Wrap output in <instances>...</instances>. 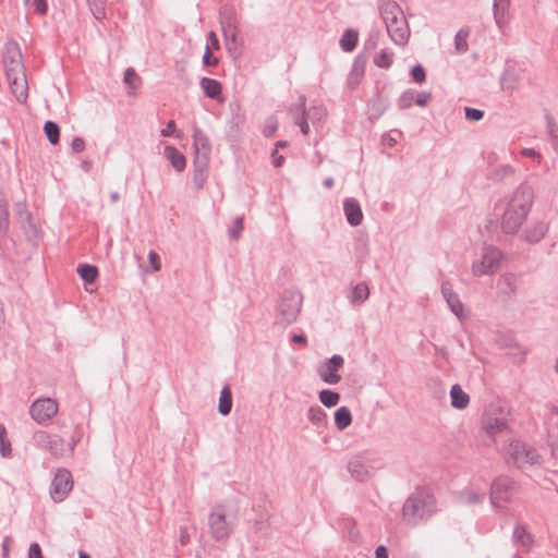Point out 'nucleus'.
<instances>
[{
	"instance_id": "1",
	"label": "nucleus",
	"mask_w": 558,
	"mask_h": 558,
	"mask_svg": "<svg viewBox=\"0 0 558 558\" xmlns=\"http://www.w3.org/2000/svg\"><path fill=\"white\" fill-rule=\"evenodd\" d=\"M534 201V191L527 184L518 186L510 196L501 216L500 228L506 234H515L525 222Z\"/></svg>"
},
{
	"instance_id": "2",
	"label": "nucleus",
	"mask_w": 558,
	"mask_h": 558,
	"mask_svg": "<svg viewBox=\"0 0 558 558\" xmlns=\"http://www.w3.org/2000/svg\"><path fill=\"white\" fill-rule=\"evenodd\" d=\"M3 64L11 93L19 102H26L28 85L22 53L17 45L7 46L3 54Z\"/></svg>"
},
{
	"instance_id": "3",
	"label": "nucleus",
	"mask_w": 558,
	"mask_h": 558,
	"mask_svg": "<svg viewBox=\"0 0 558 558\" xmlns=\"http://www.w3.org/2000/svg\"><path fill=\"white\" fill-rule=\"evenodd\" d=\"M436 511L435 497L426 490H417L403 504L402 520L407 525L415 526L430 518Z\"/></svg>"
},
{
	"instance_id": "4",
	"label": "nucleus",
	"mask_w": 558,
	"mask_h": 558,
	"mask_svg": "<svg viewBox=\"0 0 558 558\" xmlns=\"http://www.w3.org/2000/svg\"><path fill=\"white\" fill-rule=\"evenodd\" d=\"M379 12L391 40L397 45H404L410 32L400 5L395 1H385L380 4Z\"/></svg>"
},
{
	"instance_id": "5",
	"label": "nucleus",
	"mask_w": 558,
	"mask_h": 558,
	"mask_svg": "<svg viewBox=\"0 0 558 558\" xmlns=\"http://www.w3.org/2000/svg\"><path fill=\"white\" fill-rule=\"evenodd\" d=\"M32 439L37 448L48 451L54 458L71 456V448H68L66 441L57 434L37 430L33 434Z\"/></svg>"
},
{
	"instance_id": "6",
	"label": "nucleus",
	"mask_w": 558,
	"mask_h": 558,
	"mask_svg": "<svg viewBox=\"0 0 558 558\" xmlns=\"http://www.w3.org/2000/svg\"><path fill=\"white\" fill-rule=\"evenodd\" d=\"M302 294L296 290H284L277 306V313L284 325L294 323L301 312Z\"/></svg>"
},
{
	"instance_id": "7",
	"label": "nucleus",
	"mask_w": 558,
	"mask_h": 558,
	"mask_svg": "<svg viewBox=\"0 0 558 558\" xmlns=\"http://www.w3.org/2000/svg\"><path fill=\"white\" fill-rule=\"evenodd\" d=\"M501 258L502 253L499 248L493 245L484 246L481 259L472 265L473 275L481 277L495 274L500 268Z\"/></svg>"
},
{
	"instance_id": "8",
	"label": "nucleus",
	"mask_w": 558,
	"mask_h": 558,
	"mask_svg": "<svg viewBox=\"0 0 558 558\" xmlns=\"http://www.w3.org/2000/svg\"><path fill=\"white\" fill-rule=\"evenodd\" d=\"M209 533L215 541L228 539L232 533L233 525L227 520L225 507L216 506L208 517Z\"/></svg>"
},
{
	"instance_id": "9",
	"label": "nucleus",
	"mask_w": 558,
	"mask_h": 558,
	"mask_svg": "<svg viewBox=\"0 0 558 558\" xmlns=\"http://www.w3.org/2000/svg\"><path fill=\"white\" fill-rule=\"evenodd\" d=\"M508 456L513 461L514 464L522 468L525 464H536L539 462V454L537 451L520 441V440H513L508 446Z\"/></svg>"
},
{
	"instance_id": "10",
	"label": "nucleus",
	"mask_w": 558,
	"mask_h": 558,
	"mask_svg": "<svg viewBox=\"0 0 558 558\" xmlns=\"http://www.w3.org/2000/svg\"><path fill=\"white\" fill-rule=\"evenodd\" d=\"M514 481L506 475L496 477L490 485V502L497 507L509 502L514 492Z\"/></svg>"
},
{
	"instance_id": "11",
	"label": "nucleus",
	"mask_w": 558,
	"mask_h": 558,
	"mask_svg": "<svg viewBox=\"0 0 558 558\" xmlns=\"http://www.w3.org/2000/svg\"><path fill=\"white\" fill-rule=\"evenodd\" d=\"M58 402L51 398H39L35 400L31 408L29 414L38 424H46L58 413Z\"/></svg>"
},
{
	"instance_id": "12",
	"label": "nucleus",
	"mask_w": 558,
	"mask_h": 558,
	"mask_svg": "<svg viewBox=\"0 0 558 558\" xmlns=\"http://www.w3.org/2000/svg\"><path fill=\"white\" fill-rule=\"evenodd\" d=\"M73 488L72 474L66 469H59L51 482L50 495L56 502H61Z\"/></svg>"
},
{
	"instance_id": "13",
	"label": "nucleus",
	"mask_w": 558,
	"mask_h": 558,
	"mask_svg": "<svg viewBox=\"0 0 558 558\" xmlns=\"http://www.w3.org/2000/svg\"><path fill=\"white\" fill-rule=\"evenodd\" d=\"M344 360L341 355H332L325 365L319 369L320 378L329 385H336L340 381L341 377L337 374L342 368Z\"/></svg>"
},
{
	"instance_id": "14",
	"label": "nucleus",
	"mask_w": 558,
	"mask_h": 558,
	"mask_svg": "<svg viewBox=\"0 0 558 558\" xmlns=\"http://www.w3.org/2000/svg\"><path fill=\"white\" fill-rule=\"evenodd\" d=\"M549 230V223L539 220L529 225L522 232L521 238L530 244L541 242Z\"/></svg>"
},
{
	"instance_id": "15",
	"label": "nucleus",
	"mask_w": 558,
	"mask_h": 558,
	"mask_svg": "<svg viewBox=\"0 0 558 558\" xmlns=\"http://www.w3.org/2000/svg\"><path fill=\"white\" fill-rule=\"evenodd\" d=\"M441 294L445 298L451 312L458 317L459 320L462 322L465 317L463 313V304L460 301L459 295L453 291L449 282H442Z\"/></svg>"
},
{
	"instance_id": "16",
	"label": "nucleus",
	"mask_w": 558,
	"mask_h": 558,
	"mask_svg": "<svg viewBox=\"0 0 558 558\" xmlns=\"http://www.w3.org/2000/svg\"><path fill=\"white\" fill-rule=\"evenodd\" d=\"M193 147L195 150L194 159L198 160L202 157L209 161L211 151L209 138L201 129L197 128L193 133Z\"/></svg>"
},
{
	"instance_id": "17",
	"label": "nucleus",
	"mask_w": 558,
	"mask_h": 558,
	"mask_svg": "<svg viewBox=\"0 0 558 558\" xmlns=\"http://www.w3.org/2000/svg\"><path fill=\"white\" fill-rule=\"evenodd\" d=\"M348 471L355 480L363 482L369 475V466L362 456L353 457L348 463Z\"/></svg>"
},
{
	"instance_id": "18",
	"label": "nucleus",
	"mask_w": 558,
	"mask_h": 558,
	"mask_svg": "<svg viewBox=\"0 0 558 558\" xmlns=\"http://www.w3.org/2000/svg\"><path fill=\"white\" fill-rule=\"evenodd\" d=\"M343 209L347 217V221L355 227L361 225L363 220V213L360 203L352 197L345 198L343 202Z\"/></svg>"
},
{
	"instance_id": "19",
	"label": "nucleus",
	"mask_w": 558,
	"mask_h": 558,
	"mask_svg": "<svg viewBox=\"0 0 558 558\" xmlns=\"http://www.w3.org/2000/svg\"><path fill=\"white\" fill-rule=\"evenodd\" d=\"M507 428V422L505 418L495 417L485 414L482 420V429L487 436L494 438L497 434L501 433Z\"/></svg>"
},
{
	"instance_id": "20",
	"label": "nucleus",
	"mask_w": 558,
	"mask_h": 558,
	"mask_svg": "<svg viewBox=\"0 0 558 558\" xmlns=\"http://www.w3.org/2000/svg\"><path fill=\"white\" fill-rule=\"evenodd\" d=\"M222 34L229 50L238 46V27L234 19L230 15L221 21Z\"/></svg>"
},
{
	"instance_id": "21",
	"label": "nucleus",
	"mask_w": 558,
	"mask_h": 558,
	"mask_svg": "<svg viewBox=\"0 0 558 558\" xmlns=\"http://www.w3.org/2000/svg\"><path fill=\"white\" fill-rule=\"evenodd\" d=\"M163 155L178 172H182L185 169L186 159L174 146H166Z\"/></svg>"
},
{
	"instance_id": "22",
	"label": "nucleus",
	"mask_w": 558,
	"mask_h": 558,
	"mask_svg": "<svg viewBox=\"0 0 558 558\" xmlns=\"http://www.w3.org/2000/svg\"><path fill=\"white\" fill-rule=\"evenodd\" d=\"M512 539L515 544L530 550L534 544V537L529 533L524 525L517 524L512 533Z\"/></svg>"
},
{
	"instance_id": "23",
	"label": "nucleus",
	"mask_w": 558,
	"mask_h": 558,
	"mask_svg": "<svg viewBox=\"0 0 558 558\" xmlns=\"http://www.w3.org/2000/svg\"><path fill=\"white\" fill-rule=\"evenodd\" d=\"M306 98L305 96H300L298 104L294 106L295 110L299 112V114L294 118V123L300 126V130L302 134L307 135L310 132V125L308 120L305 117L306 109H305Z\"/></svg>"
},
{
	"instance_id": "24",
	"label": "nucleus",
	"mask_w": 558,
	"mask_h": 558,
	"mask_svg": "<svg viewBox=\"0 0 558 558\" xmlns=\"http://www.w3.org/2000/svg\"><path fill=\"white\" fill-rule=\"evenodd\" d=\"M208 163L209 161L202 157L198 160L194 159L193 181L198 190L202 189L206 182Z\"/></svg>"
},
{
	"instance_id": "25",
	"label": "nucleus",
	"mask_w": 558,
	"mask_h": 558,
	"mask_svg": "<svg viewBox=\"0 0 558 558\" xmlns=\"http://www.w3.org/2000/svg\"><path fill=\"white\" fill-rule=\"evenodd\" d=\"M451 405L454 409H465L470 402V397L460 385L456 384L450 389Z\"/></svg>"
},
{
	"instance_id": "26",
	"label": "nucleus",
	"mask_w": 558,
	"mask_h": 558,
	"mask_svg": "<svg viewBox=\"0 0 558 558\" xmlns=\"http://www.w3.org/2000/svg\"><path fill=\"white\" fill-rule=\"evenodd\" d=\"M199 85L208 98L217 99L222 93V86L217 80L203 77Z\"/></svg>"
},
{
	"instance_id": "27",
	"label": "nucleus",
	"mask_w": 558,
	"mask_h": 558,
	"mask_svg": "<svg viewBox=\"0 0 558 558\" xmlns=\"http://www.w3.org/2000/svg\"><path fill=\"white\" fill-rule=\"evenodd\" d=\"M369 296V288L366 282H359L355 284L349 295V301L353 305L363 304Z\"/></svg>"
},
{
	"instance_id": "28",
	"label": "nucleus",
	"mask_w": 558,
	"mask_h": 558,
	"mask_svg": "<svg viewBox=\"0 0 558 558\" xmlns=\"http://www.w3.org/2000/svg\"><path fill=\"white\" fill-rule=\"evenodd\" d=\"M359 41V33L357 31L353 28L347 29L341 39H340V47L345 52H351L355 49Z\"/></svg>"
},
{
	"instance_id": "29",
	"label": "nucleus",
	"mask_w": 558,
	"mask_h": 558,
	"mask_svg": "<svg viewBox=\"0 0 558 558\" xmlns=\"http://www.w3.org/2000/svg\"><path fill=\"white\" fill-rule=\"evenodd\" d=\"M231 410H232V393H231L230 387L228 385H226L220 392L218 411L221 415L226 416L231 412Z\"/></svg>"
},
{
	"instance_id": "30",
	"label": "nucleus",
	"mask_w": 558,
	"mask_h": 558,
	"mask_svg": "<svg viewBox=\"0 0 558 558\" xmlns=\"http://www.w3.org/2000/svg\"><path fill=\"white\" fill-rule=\"evenodd\" d=\"M459 498H460V501L463 504L475 505V504H480L484 500L485 493L484 492L480 493V492L473 489L472 487H465L460 493Z\"/></svg>"
},
{
	"instance_id": "31",
	"label": "nucleus",
	"mask_w": 558,
	"mask_h": 558,
	"mask_svg": "<svg viewBox=\"0 0 558 558\" xmlns=\"http://www.w3.org/2000/svg\"><path fill=\"white\" fill-rule=\"evenodd\" d=\"M352 423V415L347 407H341L335 412V425L339 430H343Z\"/></svg>"
},
{
	"instance_id": "32",
	"label": "nucleus",
	"mask_w": 558,
	"mask_h": 558,
	"mask_svg": "<svg viewBox=\"0 0 558 558\" xmlns=\"http://www.w3.org/2000/svg\"><path fill=\"white\" fill-rule=\"evenodd\" d=\"M9 230V208L3 195L0 193V239L7 235Z\"/></svg>"
},
{
	"instance_id": "33",
	"label": "nucleus",
	"mask_w": 558,
	"mask_h": 558,
	"mask_svg": "<svg viewBox=\"0 0 558 558\" xmlns=\"http://www.w3.org/2000/svg\"><path fill=\"white\" fill-rule=\"evenodd\" d=\"M307 417L312 424L320 427L327 424V414L322 410L320 407H311L307 412Z\"/></svg>"
},
{
	"instance_id": "34",
	"label": "nucleus",
	"mask_w": 558,
	"mask_h": 558,
	"mask_svg": "<svg viewBox=\"0 0 558 558\" xmlns=\"http://www.w3.org/2000/svg\"><path fill=\"white\" fill-rule=\"evenodd\" d=\"M77 274L85 282L92 283L98 276V269L96 266L89 264H81L77 267Z\"/></svg>"
},
{
	"instance_id": "35",
	"label": "nucleus",
	"mask_w": 558,
	"mask_h": 558,
	"mask_svg": "<svg viewBox=\"0 0 558 558\" xmlns=\"http://www.w3.org/2000/svg\"><path fill=\"white\" fill-rule=\"evenodd\" d=\"M305 117L313 125L322 123L326 117V109L323 106H314L306 110Z\"/></svg>"
},
{
	"instance_id": "36",
	"label": "nucleus",
	"mask_w": 558,
	"mask_h": 558,
	"mask_svg": "<svg viewBox=\"0 0 558 558\" xmlns=\"http://www.w3.org/2000/svg\"><path fill=\"white\" fill-rule=\"evenodd\" d=\"M469 29L468 28H461L457 34H456V37H454V47H456V50L459 52V53H464L468 51L469 49V45H468V38H469Z\"/></svg>"
},
{
	"instance_id": "37",
	"label": "nucleus",
	"mask_w": 558,
	"mask_h": 558,
	"mask_svg": "<svg viewBox=\"0 0 558 558\" xmlns=\"http://www.w3.org/2000/svg\"><path fill=\"white\" fill-rule=\"evenodd\" d=\"M44 131H45V134L48 138V141L52 144V145H56L59 143V138H60V128L59 125L53 122V121H47L44 125Z\"/></svg>"
},
{
	"instance_id": "38",
	"label": "nucleus",
	"mask_w": 558,
	"mask_h": 558,
	"mask_svg": "<svg viewBox=\"0 0 558 558\" xmlns=\"http://www.w3.org/2000/svg\"><path fill=\"white\" fill-rule=\"evenodd\" d=\"M319 400L325 407L331 408L338 404L340 396L338 392H335L329 389H324L319 392Z\"/></svg>"
},
{
	"instance_id": "39",
	"label": "nucleus",
	"mask_w": 558,
	"mask_h": 558,
	"mask_svg": "<svg viewBox=\"0 0 558 558\" xmlns=\"http://www.w3.org/2000/svg\"><path fill=\"white\" fill-rule=\"evenodd\" d=\"M94 17L98 21L106 16V0H87Z\"/></svg>"
},
{
	"instance_id": "40",
	"label": "nucleus",
	"mask_w": 558,
	"mask_h": 558,
	"mask_svg": "<svg viewBox=\"0 0 558 558\" xmlns=\"http://www.w3.org/2000/svg\"><path fill=\"white\" fill-rule=\"evenodd\" d=\"M546 128L548 135L550 136L554 145L558 147V123L554 119V117L549 113L545 116Z\"/></svg>"
},
{
	"instance_id": "41",
	"label": "nucleus",
	"mask_w": 558,
	"mask_h": 558,
	"mask_svg": "<svg viewBox=\"0 0 558 558\" xmlns=\"http://www.w3.org/2000/svg\"><path fill=\"white\" fill-rule=\"evenodd\" d=\"M123 81L132 89H137L142 82L140 75L133 68L126 69Z\"/></svg>"
},
{
	"instance_id": "42",
	"label": "nucleus",
	"mask_w": 558,
	"mask_h": 558,
	"mask_svg": "<svg viewBox=\"0 0 558 558\" xmlns=\"http://www.w3.org/2000/svg\"><path fill=\"white\" fill-rule=\"evenodd\" d=\"M415 102V90L408 89L401 94L398 99V106L400 109L410 108Z\"/></svg>"
},
{
	"instance_id": "43",
	"label": "nucleus",
	"mask_w": 558,
	"mask_h": 558,
	"mask_svg": "<svg viewBox=\"0 0 558 558\" xmlns=\"http://www.w3.org/2000/svg\"><path fill=\"white\" fill-rule=\"evenodd\" d=\"M508 3V0H494V16L497 24H500V21L505 15Z\"/></svg>"
},
{
	"instance_id": "44",
	"label": "nucleus",
	"mask_w": 558,
	"mask_h": 558,
	"mask_svg": "<svg viewBox=\"0 0 558 558\" xmlns=\"http://www.w3.org/2000/svg\"><path fill=\"white\" fill-rule=\"evenodd\" d=\"M0 452L3 457L11 453V444L7 440V429L2 424H0Z\"/></svg>"
},
{
	"instance_id": "45",
	"label": "nucleus",
	"mask_w": 558,
	"mask_h": 558,
	"mask_svg": "<svg viewBox=\"0 0 558 558\" xmlns=\"http://www.w3.org/2000/svg\"><path fill=\"white\" fill-rule=\"evenodd\" d=\"M393 56L387 51H380L375 58V64L379 68L388 69L392 64Z\"/></svg>"
},
{
	"instance_id": "46",
	"label": "nucleus",
	"mask_w": 558,
	"mask_h": 558,
	"mask_svg": "<svg viewBox=\"0 0 558 558\" xmlns=\"http://www.w3.org/2000/svg\"><path fill=\"white\" fill-rule=\"evenodd\" d=\"M411 75L414 82L422 84L426 80V73L424 68L421 64H416L411 70Z\"/></svg>"
},
{
	"instance_id": "47",
	"label": "nucleus",
	"mask_w": 558,
	"mask_h": 558,
	"mask_svg": "<svg viewBox=\"0 0 558 558\" xmlns=\"http://www.w3.org/2000/svg\"><path fill=\"white\" fill-rule=\"evenodd\" d=\"M464 111L465 118L470 121H480L484 117V111L476 108L465 107Z\"/></svg>"
},
{
	"instance_id": "48",
	"label": "nucleus",
	"mask_w": 558,
	"mask_h": 558,
	"mask_svg": "<svg viewBox=\"0 0 558 558\" xmlns=\"http://www.w3.org/2000/svg\"><path fill=\"white\" fill-rule=\"evenodd\" d=\"M218 58L214 57L209 46H206L205 52L203 56V63L206 66H216L218 64Z\"/></svg>"
},
{
	"instance_id": "49",
	"label": "nucleus",
	"mask_w": 558,
	"mask_h": 558,
	"mask_svg": "<svg viewBox=\"0 0 558 558\" xmlns=\"http://www.w3.org/2000/svg\"><path fill=\"white\" fill-rule=\"evenodd\" d=\"M277 129H278V123H277L276 119L270 118L267 121V124L265 125V128L263 130V134L266 137H271L275 134V132L277 131Z\"/></svg>"
},
{
	"instance_id": "50",
	"label": "nucleus",
	"mask_w": 558,
	"mask_h": 558,
	"mask_svg": "<svg viewBox=\"0 0 558 558\" xmlns=\"http://www.w3.org/2000/svg\"><path fill=\"white\" fill-rule=\"evenodd\" d=\"M161 136H171L175 135L177 137H180V132L177 131L175 122L173 120L168 121L165 129L161 130Z\"/></svg>"
},
{
	"instance_id": "51",
	"label": "nucleus",
	"mask_w": 558,
	"mask_h": 558,
	"mask_svg": "<svg viewBox=\"0 0 558 558\" xmlns=\"http://www.w3.org/2000/svg\"><path fill=\"white\" fill-rule=\"evenodd\" d=\"M432 100V94L428 92L415 93V104L418 107H425Z\"/></svg>"
},
{
	"instance_id": "52",
	"label": "nucleus",
	"mask_w": 558,
	"mask_h": 558,
	"mask_svg": "<svg viewBox=\"0 0 558 558\" xmlns=\"http://www.w3.org/2000/svg\"><path fill=\"white\" fill-rule=\"evenodd\" d=\"M148 260L153 271H159L161 269L159 255L155 251L148 253Z\"/></svg>"
},
{
	"instance_id": "53",
	"label": "nucleus",
	"mask_w": 558,
	"mask_h": 558,
	"mask_svg": "<svg viewBox=\"0 0 558 558\" xmlns=\"http://www.w3.org/2000/svg\"><path fill=\"white\" fill-rule=\"evenodd\" d=\"M243 230V218L238 217L234 221L233 228L230 230V236L232 239H238L240 232Z\"/></svg>"
},
{
	"instance_id": "54",
	"label": "nucleus",
	"mask_w": 558,
	"mask_h": 558,
	"mask_svg": "<svg viewBox=\"0 0 558 558\" xmlns=\"http://www.w3.org/2000/svg\"><path fill=\"white\" fill-rule=\"evenodd\" d=\"M28 558H44L38 543H32L28 548Z\"/></svg>"
},
{
	"instance_id": "55",
	"label": "nucleus",
	"mask_w": 558,
	"mask_h": 558,
	"mask_svg": "<svg viewBox=\"0 0 558 558\" xmlns=\"http://www.w3.org/2000/svg\"><path fill=\"white\" fill-rule=\"evenodd\" d=\"M32 7L34 8L35 12L38 14H46L47 12V2L46 0H33Z\"/></svg>"
},
{
	"instance_id": "56",
	"label": "nucleus",
	"mask_w": 558,
	"mask_h": 558,
	"mask_svg": "<svg viewBox=\"0 0 558 558\" xmlns=\"http://www.w3.org/2000/svg\"><path fill=\"white\" fill-rule=\"evenodd\" d=\"M73 153H81L85 149V141L82 137H74L71 143Z\"/></svg>"
},
{
	"instance_id": "57",
	"label": "nucleus",
	"mask_w": 558,
	"mask_h": 558,
	"mask_svg": "<svg viewBox=\"0 0 558 558\" xmlns=\"http://www.w3.org/2000/svg\"><path fill=\"white\" fill-rule=\"evenodd\" d=\"M521 155L524 157H527V158H534L538 162H541L543 159L542 155L538 151H536L534 148H523L521 150Z\"/></svg>"
},
{
	"instance_id": "58",
	"label": "nucleus",
	"mask_w": 558,
	"mask_h": 558,
	"mask_svg": "<svg viewBox=\"0 0 558 558\" xmlns=\"http://www.w3.org/2000/svg\"><path fill=\"white\" fill-rule=\"evenodd\" d=\"M81 434L78 432H75L72 435L70 442H66V447L71 448V456H73L74 453L75 446L81 441Z\"/></svg>"
},
{
	"instance_id": "59",
	"label": "nucleus",
	"mask_w": 558,
	"mask_h": 558,
	"mask_svg": "<svg viewBox=\"0 0 558 558\" xmlns=\"http://www.w3.org/2000/svg\"><path fill=\"white\" fill-rule=\"evenodd\" d=\"M81 434L78 432H75L72 435L70 442H66V447L71 448V456H73L74 453L75 446L81 441Z\"/></svg>"
},
{
	"instance_id": "60",
	"label": "nucleus",
	"mask_w": 558,
	"mask_h": 558,
	"mask_svg": "<svg viewBox=\"0 0 558 558\" xmlns=\"http://www.w3.org/2000/svg\"><path fill=\"white\" fill-rule=\"evenodd\" d=\"M284 157L282 155L277 154V149L272 151V163L275 167L279 168L283 165Z\"/></svg>"
},
{
	"instance_id": "61",
	"label": "nucleus",
	"mask_w": 558,
	"mask_h": 558,
	"mask_svg": "<svg viewBox=\"0 0 558 558\" xmlns=\"http://www.w3.org/2000/svg\"><path fill=\"white\" fill-rule=\"evenodd\" d=\"M376 558H388V550L385 546L380 545L375 550Z\"/></svg>"
},
{
	"instance_id": "62",
	"label": "nucleus",
	"mask_w": 558,
	"mask_h": 558,
	"mask_svg": "<svg viewBox=\"0 0 558 558\" xmlns=\"http://www.w3.org/2000/svg\"><path fill=\"white\" fill-rule=\"evenodd\" d=\"M500 280L507 286V288L509 289L510 292L515 291V287L510 277L504 276V277H501Z\"/></svg>"
},
{
	"instance_id": "63",
	"label": "nucleus",
	"mask_w": 558,
	"mask_h": 558,
	"mask_svg": "<svg viewBox=\"0 0 558 558\" xmlns=\"http://www.w3.org/2000/svg\"><path fill=\"white\" fill-rule=\"evenodd\" d=\"M291 341L292 342H296V343H301L303 345H306V343H307V339H306V337L304 335H293L291 337Z\"/></svg>"
},
{
	"instance_id": "64",
	"label": "nucleus",
	"mask_w": 558,
	"mask_h": 558,
	"mask_svg": "<svg viewBox=\"0 0 558 558\" xmlns=\"http://www.w3.org/2000/svg\"><path fill=\"white\" fill-rule=\"evenodd\" d=\"M208 37H209L213 48L219 49V41H218L216 34L214 32H209Z\"/></svg>"
}]
</instances>
